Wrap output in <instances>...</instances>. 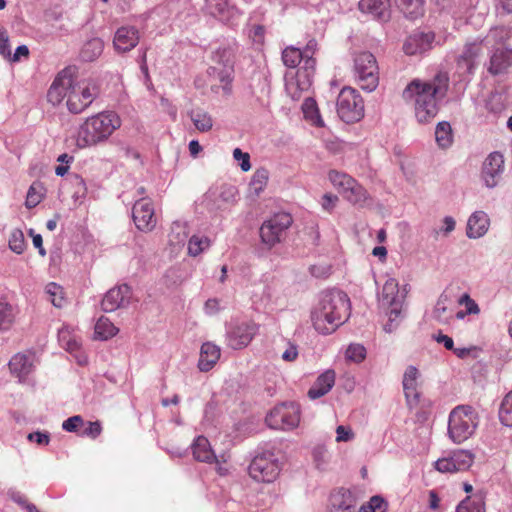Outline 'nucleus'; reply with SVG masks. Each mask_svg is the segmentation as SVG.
<instances>
[{"label": "nucleus", "instance_id": "nucleus-1", "mask_svg": "<svg viewBox=\"0 0 512 512\" xmlns=\"http://www.w3.org/2000/svg\"><path fill=\"white\" fill-rule=\"evenodd\" d=\"M448 89V74L439 72L429 80H411L402 92V99L405 103L413 105L417 121L424 124L436 117L439 102L446 97Z\"/></svg>", "mask_w": 512, "mask_h": 512}, {"label": "nucleus", "instance_id": "nucleus-2", "mask_svg": "<svg viewBox=\"0 0 512 512\" xmlns=\"http://www.w3.org/2000/svg\"><path fill=\"white\" fill-rule=\"evenodd\" d=\"M350 316V299L337 289L326 290L320 294L319 302L312 311L311 319L315 330L322 335L332 334L344 324Z\"/></svg>", "mask_w": 512, "mask_h": 512}, {"label": "nucleus", "instance_id": "nucleus-3", "mask_svg": "<svg viewBox=\"0 0 512 512\" xmlns=\"http://www.w3.org/2000/svg\"><path fill=\"white\" fill-rule=\"evenodd\" d=\"M121 126L119 116L112 111L98 113L82 123L77 131L76 145L80 149L105 142Z\"/></svg>", "mask_w": 512, "mask_h": 512}, {"label": "nucleus", "instance_id": "nucleus-4", "mask_svg": "<svg viewBox=\"0 0 512 512\" xmlns=\"http://www.w3.org/2000/svg\"><path fill=\"white\" fill-rule=\"evenodd\" d=\"M404 299L405 292H400L397 280L387 279L379 296V304L388 316V322L384 326L386 332H393L403 319Z\"/></svg>", "mask_w": 512, "mask_h": 512}, {"label": "nucleus", "instance_id": "nucleus-5", "mask_svg": "<svg viewBox=\"0 0 512 512\" xmlns=\"http://www.w3.org/2000/svg\"><path fill=\"white\" fill-rule=\"evenodd\" d=\"M281 463L269 445L259 447L248 467L249 475L257 482L271 483L279 476Z\"/></svg>", "mask_w": 512, "mask_h": 512}, {"label": "nucleus", "instance_id": "nucleus-6", "mask_svg": "<svg viewBox=\"0 0 512 512\" xmlns=\"http://www.w3.org/2000/svg\"><path fill=\"white\" fill-rule=\"evenodd\" d=\"M478 426V415L470 405H459L449 415L448 435L454 443L470 438Z\"/></svg>", "mask_w": 512, "mask_h": 512}, {"label": "nucleus", "instance_id": "nucleus-7", "mask_svg": "<svg viewBox=\"0 0 512 512\" xmlns=\"http://www.w3.org/2000/svg\"><path fill=\"white\" fill-rule=\"evenodd\" d=\"M235 48L231 45H224L217 48L212 55L215 65L208 68L209 77L218 80L223 84L225 94L231 92V83L234 78Z\"/></svg>", "mask_w": 512, "mask_h": 512}, {"label": "nucleus", "instance_id": "nucleus-8", "mask_svg": "<svg viewBox=\"0 0 512 512\" xmlns=\"http://www.w3.org/2000/svg\"><path fill=\"white\" fill-rule=\"evenodd\" d=\"M292 223V216L286 212L276 213L265 220L259 228L261 244L268 250L280 244L285 240Z\"/></svg>", "mask_w": 512, "mask_h": 512}, {"label": "nucleus", "instance_id": "nucleus-9", "mask_svg": "<svg viewBox=\"0 0 512 512\" xmlns=\"http://www.w3.org/2000/svg\"><path fill=\"white\" fill-rule=\"evenodd\" d=\"M354 76L360 88L366 92H372L378 87L379 67L372 53L364 51L355 56Z\"/></svg>", "mask_w": 512, "mask_h": 512}, {"label": "nucleus", "instance_id": "nucleus-10", "mask_svg": "<svg viewBox=\"0 0 512 512\" xmlns=\"http://www.w3.org/2000/svg\"><path fill=\"white\" fill-rule=\"evenodd\" d=\"M337 113L346 123H354L364 116V102L358 92L351 87H344L337 98Z\"/></svg>", "mask_w": 512, "mask_h": 512}, {"label": "nucleus", "instance_id": "nucleus-11", "mask_svg": "<svg viewBox=\"0 0 512 512\" xmlns=\"http://www.w3.org/2000/svg\"><path fill=\"white\" fill-rule=\"evenodd\" d=\"M266 423L272 429L292 430L300 422V406L295 402L282 403L266 416Z\"/></svg>", "mask_w": 512, "mask_h": 512}, {"label": "nucleus", "instance_id": "nucleus-12", "mask_svg": "<svg viewBox=\"0 0 512 512\" xmlns=\"http://www.w3.org/2000/svg\"><path fill=\"white\" fill-rule=\"evenodd\" d=\"M98 94L99 89L94 81L74 82L67 99V108L71 113H81L93 103Z\"/></svg>", "mask_w": 512, "mask_h": 512}, {"label": "nucleus", "instance_id": "nucleus-13", "mask_svg": "<svg viewBox=\"0 0 512 512\" xmlns=\"http://www.w3.org/2000/svg\"><path fill=\"white\" fill-rule=\"evenodd\" d=\"M258 326L248 321H231L226 324V343L234 349L239 350L246 347L257 333Z\"/></svg>", "mask_w": 512, "mask_h": 512}, {"label": "nucleus", "instance_id": "nucleus-14", "mask_svg": "<svg viewBox=\"0 0 512 512\" xmlns=\"http://www.w3.org/2000/svg\"><path fill=\"white\" fill-rule=\"evenodd\" d=\"M474 462V455L469 450H455L448 457L438 459L435 469L441 473H455L468 470Z\"/></svg>", "mask_w": 512, "mask_h": 512}, {"label": "nucleus", "instance_id": "nucleus-15", "mask_svg": "<svg viewBox=\"0 0 512 512\" xmlns=\"http://www.w3.org/2000/svg\"><path fill=\"white\" fill-rule=\"evenodd\" d=\"M504 172V156L498 152H491L481 167V179L487 188H495Z\"/></svg>", "mask_w": 512, "mask_h": 512}, {"label": "nucleus", "instance_id": "nucleus-16", "mask_svg": "<svg viewBox=\"0 0 512 512\" xmlns=\"http://www.w3.org/2000/svg\"><path fill=\"white\" fill-rule=\"evenodd\" d=\"M237 189L232 185H223L220 188L210 189L204 198L208 210L215 212L223 210L227 205L236 201Z\"/></svg>", "mask_w": 512, "mask_h": 512}, {"label": "nucleus", "instance_id": "nucleus-17", "mask_svg": "<svg viewBox=\"0 0 512 512\" xmlns=\"http://www.w3.org/2000/svg\"><path fill=\"white\" fill-rule=\"evenodd\" d=\"M131 298V288L127 284H122L107 291L102 299L101 308L104 312H114L127 307Z\"/></svg>", "mask_w": 512, "mask_h": 512}, {"label": "nucleus", "instance_id": "nucleus-18", "mask_svg": "<svg viewBox=\"0 0 512 512\" xmlns=\"http://www.w3.org/2000/svg\"><path fill=\"white\" fill-rule=\"evenodd\" d=\"M435 43V33L432 31L416 30L411 33L403 44V50L407 55H417L425 53L433 48Z\"/></svg>", "mask_w": 512, "mask_h": 512}, {"label": "nucleus", "instance_id": "nucleus-19", "mask_svg": "<svg viewBox=\"0 0 512 512\" xmlns=\"http://www.w3.org/2000/svg\"><path fill=\"white\" fill-rule=\"evenodd\" d=\"M73 83L74 79L67 69L59 72L47 92L48 101L55 106L60 104L64 98L68 99Z\"/></svg>", "mask_w": 512, "mask_h": 512}, {"label": "nucleus", "instance_id": "nucleus-20", "mask_svg": "<svg viewBox=\"0 0 512 512\" xmlns=\"http://www.w3.org/2000/svg\"><path fill=\"white\" fill-rule=\"evenodd\" d=\"M316 50L317 41L315 39L309 40L304 49H301L304 65L297 72V86L301 90L306 89L310 85V77L313 75L316 66V60L313 58Z\"/></svg>", "mask_w": 512, "mask_h": 512}, {"label": "nucleus", "instance_id": "nucleus-21", "mask_svg": "<svg viewBox=\"0 0 512 512\" xmlns=\"http://www.w3.org/2000/svg\"><path fill=\"white\" fill-rule=\"evenodd\" d=\"M132 217L136 227L141 231H149L156 225L154 209L150 199L141 198L132 208Z\"/></svg>", "mask_w": 512, "mask_h": 512}, {"label": "nucleus", "instance_id": "nucleus-22", "mask_svg": "<svg viewBox=\"0 0 512 512\" xmlns=\"http://www.w3.org/2000/svg\"><path fill=\"white\" fill-rule=\"evenodd\" d=\"M481 55L482 41L475 40L473 42L466 43L463 51L457 57L458 68L468 74H472Z\"/></svg>", "mask_w": 512, "mask_h": 512}, {"label": "nucleus", "instance_id": "nucleus-23", "mask_svg": "<svg viewBox=\"0 0 512 512\" xmlns=\"http://www.w3.org/2000/svg\"><path fill=\"white\" fill-rule=\"evenodd\" d=\"M357 497L349 489L339 488L331 493L329 512H354Z\"/></svg>", "mask_w": 512, "mask_h": 512}, {"label": "nucleus", "instance_id": "nucleus-24", "mask_svg": "<svg viewBox=\"0 0 512 512\" xmlns=\"http://www.w3.org/2000/svg\"><path fill=\"white\" fill-rule=\"evenodd\" d=\"M139 42V32L135 27L122 26L117 29L113 39V45L118 53L132 50Z\"/></svg>", "mask_w": 512, "mask_h": 512}, {"label": "nucleus", "instance_id": "nucleus-25", "mask_svg": "<svg viewBox=\"0 0 512 512\" xmlns=\"http://www.w3.org/2000/svg\"><path fill=\"white\" fill-rule=\"evenodd\" d=\"M419 375L418 369L413 365L408 366L403 375L402 385L409 406L419 402L420 394L417 391Z\"/></svg>", "mask_w": 512, "mask_h": 512}, {"label": "nucleus", "instance_id": "nucleus-26", "mask_svg": "<svg viewBox=\"0 0 512 512\" xmlns=\"http://www.w3.org/2000/svg\"><path fill=\"white\" fill-rule=\"evenodd\" d=\"M389 0H360L359 9L374 19L387 21L390 17Z\"/></svg>", "mask_w": 512, "mask_h": 512}, {"label": "nucleus", "instance_id": "nucleus-27", "mask_svg": "<svg viewBox=\"0 0 512 512\" xmlns=\"http://www.w3.org/2000/svg\"><path fill=\"white\" fill-rule=\"evenodd\" d=\"M512 66V50L496 49L490 57L488 72L494 76L506 73Z\"/></svg>", "mask_w": 512, "mask_h": 512}, {"label": "nucleus", "instance_id": "nucleus-28", "mask_svg": "<svg viewBox=\"0 0 512 512\" xmlns=\"http://www.w3.org/2000/svg\"><path fill=\"white\" fill-rule=\"evenodd\" d=\"M13 375L23 381L34 369V356L18 353L8 363Z\"/></svg>", "mask_w": 512, "mask_h": 512}, {"label": "nucleus", "instance_id": "nucleus-29", "mask_svg": "<svg viewBox=\"0 0 512 512\" xmlns=\"http://www.w3.org/2000/svg\"><path fill=\"white\" fill-rule=\"evenodd\" d=\"M335 372L328 369L320 374L311 388L308 390V397L312 400L321 398L326 395L335 384Z\"/></svg>", "mask_w": 512, "mask_h": 512}, {"label": "nucleus", "instance_id": "nucleus-30", "mask_svg": "<svg viewBox=\"0 0 512 512\" xmlns=\"http://www.w3.org/2000/svg\"><path fill=\"white\" fill-rule=\"evenodd\" d=\"M489 227V218L483 211L474 212L468 219L466 235L470 239H477L486 234Z\"/></svg>", "mask_w": 512, "mask_h": 512}, {"label": "nucleus", "instance_id": "nucleus-31", "mask_svg": "<svg viewBox=\"0 0 512 512\" xmlns=\"http://www.w3.org/2000/svg\"><path fill=\"white\" fill-rule=\"evenodd\" d=\"M220 358V349L215 344L206 342L202 344L198 368L202 372L211 370Z\"/></svg>", "mask_w": 512, "mask_h": 512}, {"label": "nucleus", "instance_id": "nucleus-32", "mask_svg": "<svg viewBox=\"0 0 512 512\" xmlns=\"http://www.w3.org/2000/svg\"><path fill=\"white\" fill-rule=\"evenodd\" d=\"M194 458L200 462L211 463L217 461V457L211 449L208 439L198 436L191 445Z\"/></svg>", "mask_w": 512, "mask_h": 512}, {"label": "nucleus", "instance_id": "nucleus-33", "mask_svg": "<svg viewBox=\"0 0 512 512\" xmlns=\"http://www.w3.org/2000/svg\"><path fill=\"white\" fill-rule=\"evenodd\" d=\"M17 314L18 310L15 306L0 300V331L10 330L15 323Z\"/></svg>", "mask_w": 512, "mask_h": 512}, {"label": "nucleus", "instance_id": "nucleus-34", "mask_svg": "<svg viewBox=\"0 0 512 512\" xmlns=\"http://www.w3.org/2000/svg\"><path fill=\"white\" fill-rule=\"evenodd\" d=\"M456 512H485V501L481 493L465 497L456 507Z\"/></svg>", "mask_w": 512, "mask_h": 512}, {"label": "nucleus", "instance_id": "nucleus-35", "mask_svg": "<svg viewBox=\"0 0 512 512\" xmlns=\"http://www.w3.org/2000/svg\"><path fill=\"white\" fill-rule=\"evenodd\" d=\"M206 8L212 16L221 20L228 19L234 14V9L229 6L227 0H206Z\"/></svg>", "mask_w": 512, "mask_h": 512}, {"label": "nucleus", "instance_id": "nucleus-36", "mask_svg": "<svg viewBox=\"0 0 512 512\" xmlns=\"http://www.w3.org/2000/svg\"><path fill=\"white\" fill-rule=\"evenodd\" d=\"M104 43L100 38L88 40L81 49L80 56L86 62H92L103 52Z\"/></svg>", "mask_w": 512, "mask_h": 512}, {"label": "nucleus", "instance_id": "nucleus-37", "mask_svg": "<svg viewBox=\"0 0 512 512\" xmlns=\"http://www.w3.org/2000/svg\"><path fill=\"white\" fill-rule=\"evenodd\" d=\"M396 4L406 18L416 19L423 15V0H396Z\"/></svg>", "mask_w": 512, "mask_h": 512}, {"label": "nucleus", "instance_id": "nucleus-38", "mask_svg": "<svg viewBox=\"0 0 512 512\" xmlns=\"http://www.w3.org/2000/svg\"><path fill=\"white\" fill-rule=\"evenodd\" d=\"M435 140L437 145L442 149L449 148L452 145L453 133L449 122L441 121L436 125Z\"/></svg>", "mask_w": 512, "mask_h": 512}, {"label": "nucleus", "instance_id": "nucleus-39", "mask_svg": "<svg viewBox=\"0 0 512 512\" xmlns=\"http://www.w3.org/2000/svg\"><path fill=\"white\" fill-rule=\"evenodd\" d=\"M189 117L195 128L200 132H208L213 127L212 117L203 109H195L190 111Z\"/></svg>", "mask_w": 512, "mask_h": 512}, {"label": "nucleus", "instance_id": "nucleus-40", "mask_svg": "<svg viewBox=\"0 0 512 512\" xmlns=\"http://www.w3.org/2000/svg\"><path fill=\"white\" fill-rule=\"evenodd\" d=\"M118 328L106 317L102 316L95 324V338L99 340H108L115 336Z\"/></svg>", "mask_w": 512, "mask_h": 512}, {"label": "nucleus", "instance_id": "nucleus-41", "mask_svg": "<svg viewBox=\"0 0 512 512\" xmlns=\"http://www.w3.org/2000/svg\"><path fill=\"white\" fill-rule=\"evenodd\" d=\"M269 179V172L265 168H259L257 169L249 183L250 191L256 196H259V194L264 190V188L267 185Z\"/></svg>", "mask_w": 512, "mask_h": 512}, {"label": "nucleus", "instance_id": "nucleus-42", "mask_svg": "<svg viewBox=\"0 0 512 512\" xmlns=\"http://www.w3.org/2000/svg\"><path fill=\"white\" fill-rule=\"evenodd\" d=\"M282 60L286 67L296 68L301 63L304 65V57L300 48L289 46L282 52Z\"/></svg>", "mask_w": 512, "mask_h": 512}, {"label": "nucleus", "instance_id": "nucleus-43", "mask_svg": "<svg viewBox=\"0 0 512 512\" xmlns=\"http://www.w3.org/2000/svg\"><path fill=\"white\" fill-rule=\"evenodd\" d=\"M302 111L306 119L313 122L314 125L322 127L324 125L317 107V103L313 98H306L302 104Z\"/></svg>", "mask_w": 512, "mask_h": 512}, {"label": "nucleus", "instance_id": "nucleus-44", "mask_svg": "<svg viewBox=\"0 0 512 512\" xmlns=\"http://www.w3.org/2000/svg\"><path fill=\"white\" fill-rule=\"evenodd\" d=\"M499 420L506 427H512V390L505 395L499 408Z\"/></svg>", "mask_w": 512, "mask_h": 512}, {"label": "nucleus", "instance_id": "nucleus-45", "mask_svg": "<svg viewBox=\"0 0 512 512\" xmlns=\"http://www.w3.org/2000/svg\"><path fill=\"white\" fill-rule=\"evenodd\" d=\"M8 245L11 251L22 254L26 249V241L22 230L13 229L9 235Z\"/></svg>", "mask_w": 512, "mask_h": 512}, {"label": "nucleus", "instance_id": "nucleus-46", "mask_svg": "<svg viewBox=\"0 0 512 512\" xmlns=\"http://www.w3.org/2000/svg\"><path fill=\"white\" fill-rule=\"evenodd\" d=\"M344 197L353 204H358L366 200V190L354 181V185H349L343 193Z\"/></svg>", "mask_w": 512, "mask_h": 512}, {"label": "nucleus", "instance_id": "nucleus-47", "mask_svg": "<svg viewBox=\"0 0 512 512\" xmlns=\"http://www.w3.org/2000/svg\"><path fill=\"white\" fill-rule=\"evenodd\" d=\"M329 179L332 184L337 187L341 193H343L349 185H354L355 179L346 173L332 170L329 172Z\"/></svg>", "mask_w": 512, "mask_h": 512}, {"label": "nucleus", "instance_id": "nucleus-48", "mask_svg": "<svg viewBox=\"0 0 512 512\" xmlns=\"http://www.w3.org/2000/svg\"><path fill=\"white\" fill-rule=\"evenodd\" d=\"M388 504L381 496H373L358 512H387Z\"/></svg>", "mask_w": 512, "mask_h": 512}, {"label": "nucleus", "instance_id": "nucleus-49", "mask_svg": "<svg viewBox=\"0 0 512 512\" xmlns=\"http://www.w3.org/2000/svg\"><path fill=\"white\" fill-rule=\"evenodd\" d=\"M210 245L207 237L192 236L188 242V253L191 256H197Z\"/></svg>", "mask_w": 512, "mask_h": 512}, {"label": "nucleus", "instance_id": "nucleus-50", "mask_svg": "<svg viewBox=\"0 0 512 512\" xmlns=\"http://www.w3.org/2000/svg\"><path fill=\"white\" fill-rule=\"evenodd\" d=\"M46 292L50 295L51 303L55 307L61 308L64 306L65 298L63 297V288L60 285L51 282L46 286Z\"/></svg>", "mask_w": 512, "mask_h": 512}, {"label": "nucleus", "instance_id": "nucleus-51", "mask_svg": "<svg viewBox=\"0 0 512 512\" xmlns=\"http://www.w3.org/2000/svg\"><path fill=\"white\" fill-rule=\"evenodd\" d=\"M345 356L354 363H361L366 358V348L361 344H350Z\"/></svg>", "mask_w": 512, "mask_h": 512}, {"label": "nucleus", "instance_id": "nucleus-52", "mask_svg": "<svg viewBox=\"0 0 512 512\" xmlns=\"http://www.w3.org/2000/svg\"><path fill=\"white\" fill-rule=\"evenodd\" d=\"M8 495L13 502L18 504L22 509L26 510L27 512H38V508L34 504L29 503L25 495L22 494L21 492L16 490H9Z\"/></svg>", "mask_w": 512, "mask_h": 512}, {"label": "nucleus", "instance_id": "nucleus-53", "mask_svg": "<svg viewBox=\"0 0 512 512\" xmlns=\"http://www.w3.org/2000/svg\"><path fill=\"white\" fill-rule=\"evenodd\" d=\"M70 182L73 185V187L75 188L74 193H73L74 197L78 198V197H84L86 195L87 187H86L84 179L80 175H78V174L70 175Z\"/></svg>", "mask_w": 512, "mask_h": 512}, {"label": "nucleus", "instance_id": "nucleus-54", "mask_svg": "<svg viewBox=\"0 0 512 512\" xmlns=\"http://www.w3.org/2000/svg\"><path fill=\"white\" fill-rule=\"evenodd\" d=\"M84 425V420L82 416L75 415L72 417H69L62 423V429L67 432H73L76 433L79 431V428Z\"/></svg>", "mask_w": 512, "mask_h": 512}, {"label": "nucleus", "instance_id": "nucleus-55", "mask_svg": "<svg viewBox=\"0 0 512 512\" xmlns=\"http://www.w3.org/2000/svg\"><path fill=\"white\" fill-rule=\"evenodd\" d=\"M312 457L318 469H322L327 462V449L323 445H317L312 450Z\"/></svg>", "mask_w": 512, "mask_h": 512}, {"label": "nucleus", "instance_id": "nucleus-56", "mask_svg": "<svg viewBox=\"0 0 512 512\" xmlns=\"http://www.w3.org/2000/svg\"><path fill=\"white\" fill-rule=\"evenodd\" d=\"M233 157L239 162L242 171L247 172L251 169L250 155L247 152H243L240 148L233 150Z\"/></svg>", "mask_w": 512, "mask_h": 512}, {"label": "nucleus", "instance_id": "nucleus-57", "mask_svg": "<svg viewBox=\"0 0 512 512\" xmlns=\"http://www.w3.org/2000/svg\"><path fill=\"white\" fill-rule=\"evenodd\" d=\"M41 199H42V195L36 191V186L34 184L31 185L28 190L26 201H25L26 207L27 208L36 207L41 202Z\"/></svg>", "mask_w": 512, "mask_h": 512}, {"label": "nucleus", "instance_id": "nucleus-58", "mask_svg": "<svg viewBox=\"0 0 512 512\" xmlns=\"http://www.w3.org/2000/svg\"><path fill=\"white\" fill-rule=\"evenodd\" d=\"M101 431H102V427H101L100 422H98V421L88 422L87 427H85L82 430L81 436H86V437L95 439L101 434Z\"/></svg>", "mask_w": 512, "mask_h": 512}, {"label": "nucleus", "instance_id": "nucleus-59", "mask_svg": "<svg viewBox=\"0 0 512 512\" xmlns=\"http://www.w3.org/2000/svg\"><path fill=\"white\" fill-rule=\"evenodd\" d=\"M174 238L176 239L178 244L184 242L185 239L187 238L185 227L182 226L179 222H174L172 224L170 241L172 242Z\"/></svg>", "mask_w": 512, "mask_h": 512}, {"label": "nucleus", "instance_id": "nucleus-60", "mask_svg": "<svg viewBox=\"0 0 512 512\" xmlns=\"http://www.w3.org/2000/svg\"><path fill=\"white\" fill-rule=\"evenodd\" d=\"M479 348L476 347V346H470V347H457L455 348L454 347V350H452L454 352V354L460 358V359H465L469 356H472L473 358H476L478 356V352H479Z\"/></svg>", "mask_w": 512, "mask_h": 512}, {"label": "nucleus", "instance_id": "nucleus-61", "mask_svg": "<svg viewBox=\"0 0 512 512\" xmlns=\"http://www.w3.org/2000/svg\"><path fill=\"white\" fill-rule=\"evenodd\" d=\"M27 439L31 442H35L38 445L46 446L50 442V435L48 432L36 431L29 433Z\"/></svg>", "mask_w": 512, "mask_h": 512}, {"label": "nucleus", "instance_id": "nucleus-62", "mask_svg": "<svg viewBox=\"0 0 512 512\" xmlns=\"http://www.w3.org/2000/svg\"><path fill=\"white\" fill-rule=\"evenodd\" d=\"M354 434L352 430L346 426L340 425L336 429V441L347 442L353 439Z\"/></svg>", "mask_w": 512, "mask_h": 512}, {"label": "nucleus", "instance_id": "nucleus-63", "mask_svg": "<svg viewBox=\"0 0 512 512\" xmlns=\"http://www.w3.org/2000/svg\"><path fill=\"white\" fill-rule=\"evenodd\" d=\"M0 54L3 56L10 55L9 38L7 32L0 26Z\"/></svg>", "mask_w": 512, "mask_h": 512}, {"label": "nucleus", "instance_id": "nucleus-64", "mask_svg": "<svg viewBox=\"0 0 512 512\" xmlns=\"http://www.w3.org/2000/svg\"><path fill=\"white\" fill-rule=\"evenodd\" d=\"M330 267L327 265H313L310 267V273L316 278H325L330 274Z\"/></svg>", "mask_w": 512, "mask_h": 512}]
</instances>
